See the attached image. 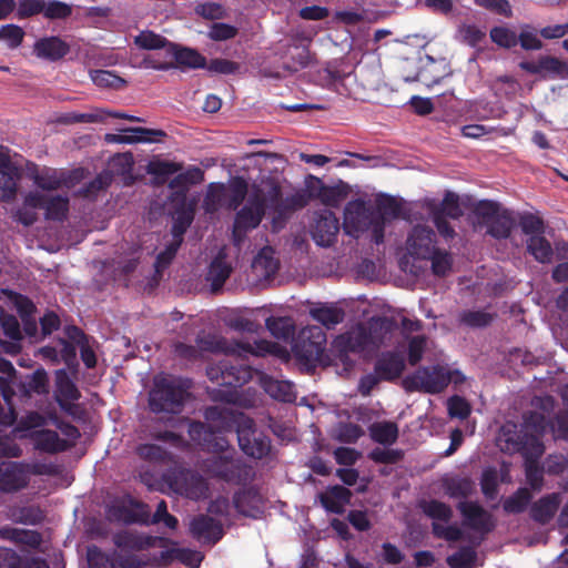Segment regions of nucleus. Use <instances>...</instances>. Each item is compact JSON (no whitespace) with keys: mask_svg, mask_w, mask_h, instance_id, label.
Instances as JSON below:
<instances>
[{"mask_svg":"<svg viewBox=\"0 0 568 568\" xmlns=\"http://www.w3.org/2000/svg\"><path fill=\"white\" fill-rule=\"evenodd\" d=\"M206 422L217 423L224 429H234L241 450L254 459L267 457L272 449L270 437L256 429L253 418L243 412L224 406H209L204 410Z\"/></svg>","mask_w":568,"mask_h":568,"instance_id":"nucleus-1","label":"nucleus"},{"mask_svg":"<svg viewBox=\"0 0 568 568\" xmlns=\"http://www.w3.org/2000/svg\"><path fill=\"white\" fill-rule=\"evenodd\" d=\"M206 376L217 386L210 393L214 400L225 403L234 402L236 397L235 389L248 383L253 377V369L240 358H224L215 364L207 366Z\"/></svg>","mask_w":568,"mask_h":568,"instance_id":"nucleus-2","label":"nucleus"},{"mask_svg":"<svg viewBox=\"0 0 568 568\" xmlns=\"http://www.w3.org/2000/svg\"><path fill=\"white\" fill-rule=\"evenodd\" d=\"M190 383L176 377L155 378L149 406L153 413L179 414L189 396Z\"/></svg>","mask_w":568,"mask_h":568,"instance_id":"nucleus-3","label":"nucleus"},{"mask_svg":"<svg viewBox=\"0 0 568 568\" xmlns=\"http://www.w3.org/2000/svg\"><path fill=\"white\" fill-rule=\"evenodd\" d=\"M202 470L212 479L236 486H245L255 477V470L252 465L242 458H234L227 454L204 459Z\"/></svg>","mask_w":568,"mask_h":568,"instance_id":"nucleus-4","label":"nucleus"},{"mask_svg":"<svg viewBox=\"0 0 568 568\" xmlns=\"http://www.w3.org/2000/svg\"><path fill=\"white\" fill-rule=\"evenodd\" d=\"M326 334L321 326L312 325L303 328L297 335L292 351L297 361L304 364L318 362L325 351Z\"/></svg>","mask_w":568,"mask_h":568,"instance_id":"nucleus-5","label":"nucleus"},{"mask_svg":"<svg viewBox=\"0 0 568 568\" xmlns=\"http://www.w3.org/2000/svg\"><path fill=\"white\" fill-rule=\"evenodd\" d=\"M343 229L347 235L355 239H358L362 233L371 230L372 241L374 242V207L362 199L349 201L344 209Z\"/></svg>","mask_w":568,"mask_h":568,"instance_id":"nucleus-6","label":"nucleus"},{"mask_svg":"<svg viewBox=\"0 0 568 568\" xmlns=\"http://www.w3.org/2000/svg\"><path fill=\"white\" fill-rule=\"evenodd\" d=\"M265 215L263 201L258 194H251L246 204L236 212L232 237L235 245H240L248 231L256 229Z\"/></svg>","mask_w":568,"mask_h":568,"instance_id":"nucleus-7","label":"nucleus"},{"mask_svg":"<svg viewBox=\"0 0 568 568\" xmlns=\"http://www.w3.org/2000/svg\"><path fill=\"white\" fill-rule=\"evenodd\" d=\"M449 385L446 367L440 365L420 367L412 376L404 379L407 390H422L428 394H439Z\"/></svg>","mask_w":568,"mask_h":568,"instance_id":"nucleus-8","label":"nucleus"},{"mask_svg":"<svg viewBox=\"0 0 568 568\" xmlns=\"http://www.w3.org/2000/svg\"><path fill=\"white\" fill-rule=\"evenodd\" d=\"M109 516L125 525L139 524L149 526V505L128 496L125 500L112 504L108 508Z\"/></svg>","mask_w":568,"mask_h":568,"instance_id":"nucleus-9","label":"nucleus"},{"mask_svg":"<svg viewBox=\"0 0 568 568\" xmlns=\"http://www.w3.org/2000/svg\"><path fill=\"white\" fill-rule=\"evenodd\" d=\"M168 55L174 61H153L151 67L156 70H171L179 67L190 69H203L206 65V59L195 49L181 47L171 43L168 48Z\"/></svg>","mask_w":568,"mask_h":568,"instance_id":"nucleus-10","label":"nucleus"},{"mask_svg":"<svg viewBox=\"0 0 568 568\" xmlns=\"http://www.w3.org/2000/svg\"><path fill=\"white\" fill-rule=\"evenodd\" d=\"M339 232V220L329 210L315 212L311 224V235L314 242L322 247L332 246Z\"/></svg>","mask_w":568,"mask_h":568,"instance_id":"nucleus-11","label":"nucleus"},{"mask_svg":"<svg viewBox=\"0 0 568 568\" xmlns=\"http://www.w3.org/2000/svg\"><path fill=\"white\" fill-rule=\"evenodd\" d=\"M26 204L31 207L44 210V217L50 221L62 222L69 212V199L62 195L48 196L38 191L26 195Z\"/></svg>","mask_w":568,"mask_h":568,"instance_id":"nucleus-12","label":"nucleus"},{"mask_svg":"<svg viewBox=\"0 0 568 568\" xmlns=\"http://www.w3.org/2000/svg\"><path fill=\"white\" fill-rule=\"evenodd\" d=\"M402 203L394 196L381 195L376 200V207H374L375 215V230L374 243L379 245L384 242L385 225L387 222L402 216Z\"/></svg>","mask_w":568,"mask_h":568,"instance_id":"nucleus-13","label":"nucleus"},{"mask_svg":"<svg viewBox=\"0 0 568 568\" xmlns=\"http://www.w3.org/2000/svg\"><path fill=\"white\" fill-rule=\"evenodd\" d=\"M406 245L408 253L413 257L428 258L436 248V234L429 226L416 225L412 229Z\"/></svg>","mask_w":568,"mask_h":568,"instance_id":"nucleus-14","label":"nucleus"},{"mask_svg":"<svg viewBox=\"0 0 568 568\" xmlns=\"http://www.w3.org/2000/svg\"><path fill=\"white\" fill-rule=\"evenodd\" d=\"M372 343L371 333L363 326L356 331L338 335L333 342V348L343 359L348 353L364 352Z\"/></svg>","mask_w":568,"mask_h":568,"instance_id":"nucleus-15","label":"nucleus"},{"mask_svg":"<svg viewBox=\"0 0 568 568\" xmlns=\"http://www.w3.org/2000/svg\"><path fill=\"white\" fill-rule=\"evenodd\" d=\"M457 508L464 517L465 525L469 528L481 532H489L494 529L491 515L478 503L464 500L457 505Z\"/></svg>","mask_w":568,"mask_h":568,"instance_id":"nucleus-16","label":"nucleus"},{"mask_svg":"<svg viewBox=\"0 0 568 568\" xmlns=\"http://www.w3.org/2000/svg\"><path fill=\"white\" fill-rule=\"evenodd\" d=\"M28 484L29 477L23 465L14 462L0 463V491L16 493Z\"/></svg>","mask_w":568,"mask_h":568,"instance_id":"nucleus-17","label":"nucleus"},{"mask_svg":"<svg viewBox=\"0 0 568 568\" xmlns=\"http://www.w3.org/2000/svg\"><path fill=\"white\" fill-rule=\"evenodd\" d=\"M113 544L120 549L146 550L156 545H164L166 539L163 537L143 535L130 530H122L113 535Z\"/></svg>","mask_w":568,"mask_h":568,"instance_id":"nucleus-18","label":"nucleus"},{"mask_svg":"<svg viewBox=\"0 0 568 568\" xmlns=\"http://www.w3.org/2000/svg\"><path fill=\"white\" fill-rule=\"evenodd\" d=\"M190 531L195 539L213 545L224 535L223 526L220 521L202 514L192 519Z\"/></svg>","mask_w":568,"mask_h":568,"instance_id":"nucleus-19","label":"nucleus"},{"mask_svg":"<svg viewBox=\"0 0 568 568\" xmlns=\"http://www.w3.org/2000/svg\"><path fill=\"white\" fill-rule=\"evenodd\" d=\"M81 397L74 382L70 378L64 369H59L55 373V400L60 408L69 414H72L74 408L73 402Z\"/></svg>","mask_w":568,"mask_h":568,"instance_id":"nucleus-20","label":"nucleus"},{"mask_svg":"<svg viewBox=\"0 0 568 568\" xmlns=\"http://www.w3.org/2000/svg\"><path fill=\"white\" fill-rule=\"evenodd\" d=\"M405 369L404 356L394 351L383 352L375 361L374 371L385 382L398 379Z\"/></svg>","mask_w":568,"mask_h":568,"instance_id":"nucleus-21","label":"nucleus"},{"mask_svg":"<svg viewBox=\"0 0 568 568\" xmlns=\"http://www.w3.org/2000/svg\"><path fill=\"white\" fill-rule=\"evenodd\" d=\"M352 497L353 493L342 485L328 486L317 495L322 507L326 511L337 515H342L345 511V507L351 504Z\"/></svg>","mask_w":568,"mask_h":568,"instance_id":"nucleus-22","label":"nucleus"},{"mask_svg":"<svg viewBox=\"0 0 568 568\" xmlns=\"http://www.w3.org/2000/svg\"><path fill=\"white\" fill-rule=\"evenodd\" d=\"M70 52V45L58 36L43 37L33 44V53L43 60L57 62Z\"/></svg>","mask_w":568,"mask_h":568,"instance_id":"nucleus-23","label":"nucleus"},{"mask_svg":"<svg viewBox=\"0 0 568 568\" xmlns=\"http://www.w3.org/2000/svg\"><path fill=\"white\" fill-rule=\"evenodd\" d=\"M30 437L33 440L34 448L39 452L58 454L72 448V443L61 438L59 434L52 429L43 428L34 430L31 433Z\"/></svg>","mask_w":568,"mask_h":568,"instance_id":"nucleus-24","label":"nucleus"},{"mask_svg":"<svg viewBox=\"0 0 568 568\" xmlns=\"http://www.w3.org/2000/svg\"><path fill=\"white\" fill-rule=\"evenodd\" d=\"M204 180V172L199 166H190L185 172L179 173L169 182V189L173 190V201H185L190 185H195Z\"/></svg>","mask_w":568,"mask_h":568,"instance_id":"nucleus-25","label":"nucleus"},{"mask_svg":"<svg viewBox=\"0 0 568 568\" xmlns=\"http://www.w3.org/2000/svg\"><path fill=\"white\" fill-rule=\"evenodd\" d=\"M16 387L21 398H30L32 394L47 395L50 390L48 373L43 367H39L23 381L16 383Z\"/></svg>","mask_w":568,"mask_h":568,"instance_id":"nucleus-26","label":"nucleus"},{"mask_svg":"<svg viewBox=\"0 0 568 568\" xmlns=\"http://www.w3.org/2000/svg\"><path fill=\"white\" fill-rule=\"evenodd\" d=\"M19 178V171L10 159L0 154V201L8 202L14 199Z\"/></svg>","mask_w":568,"mask_h":568,"instance_id":"nucleus-27","label":"nucleus"},{"mask_svg":"<svg viewBox=\"0 0 568 568\" xmlns=\"http://www.w3.org/2000/svg\"><path fill=\"white\" fill-rule=\"evenodd\" d=\"M195 214V204L193 202L182 201L174 210L173 225L171 233L174 241L183 243V236L191 226Z\"/></svg>","mask_w":568,"mask_h":568,"instance_id":"nucleus-28","label":"nucleus"},{"mask_svg":"<svg viewBox=\"0 0 568 568\" xmlns=\"http://www.w3.org/2000/svg\"><path fill=\"white\" fill-rule=\"evenodd\" d=\"M227 342L225 339H220L215 343L214 346L206 347V349L211 351H222L226 355H234L239 351L244 353H250L256 356H264L266 354L273 353L275 348V344L267 341H256L254 346L250 343H236L234 346L226 345Z\"/></svg>","mask_w":568,"mask_h":568,"instance_id":"nucleus-29","label":"nucleus"},{"mask_svg":"<svg viewBox=\"0 0 568 568\" xmlns=\"http://www.w3.org/2000/svg\"><path fill=\"white\" fill-rule=\"evenodd\" d=\"M125 131H130L134 134H112L108 133L105 135V141L108 143H125V144H133L136 142H155L158 141V138L165 136V132L162 130H155V129H146V128H130Z\"/></svg>","mask_w":568,"mask_h":568,"instance_id":"nucleus-30","label":"nucleus"},{"mask_svg":"<svg viewBox=\"0 0 568 568\" xmlns=\"http://www.w3.org/2000/svg\"><path fill=\"white\" fill-rule=\"evenodd\" d=\"M559 505L558 494L546 495L531 505L530 518L541 525L548 524L554 518Z\"/></svg>","mask_w":568,"mask_h":568,"instance_id":"nucleus-31","label":"nucleus"},{"mask_svg":"<svg viewBox=\"0 0 568 568\" xmlns=\"http://www.w3.org/2000/svg\"><path fill=\"white\" fill-rule=\"evenodd\" d=\"M368 434L373 442L390 446L397 442L399 429L395 422L383 420L371 424L368 426Z\"/></svg>","mask_w":568,"mask_h":568,"instance_id":"nucleus-32","label":"nucleus"},{"mask_svg":"<svg viewBox=\"0 0 568 568\" xmlns=\"http://www.w3.org/2000/svg\"><path fill=\"white\" fill-rule=\"evenodd\" d=\"M261 496L254 488L239 490L233 495V506L237 513L246 517H254L260 510Z\"/></svg>","mask_w":568,"mask_h":568,"instance_id":"nucleus-33","label":"nucleus"},{"mask_svg":"<svg viewBox=\"0 0 568 568\" xmlns=\"http://www.w3.org/2000/svg\"><path fill=\"white\" fill-rule=\"evenodd\" d=\"M524 433V427L518 429L516 424L508 423L504 425L500 428L498 437V445L500 449L508 454H515L520 450V448H523V446H520L523 440L521 434Z\"/></svg>","mask_w":568,"mask_h":568,"instance_id":"nucleus-34","label":"nucleus"},{"mask_svg":"<svg viewBox=\"0 0 568 568\" xmlns=\"http://www.w3.org/2000/svg\"><path fill=\"white\" fill-rule=\"evenodd\" d=\"M486 226L487 233L490 236L497 240H504L510 236L511 231L515 226V220L510 211L504 210L497 216L488 221L486 223Z\"/></svg>","mask_w":568,"mask_h":568,"instance_id":"nucleus-35","label":"nucleus"},{"mask_svg":"<svg viewBox=\"0 0 568 568\" xmlns=\"http://www.w3.org/2000/svg\"><path fill=\"white\" fill-rule=\"evenodd\" d=\"M315 180L318 184V190L315 193V196L321 200V202L327 206L337 207L341 202L346 197L347 191L344 184L328 186L323 183V181L313 175L310 176Z\"/></svg>","mask_w":568,"mask_h":568,"instance_id":"nucleus-36","label":"nucleus"},{"mask_svg":"<svg viewBox=\"0 0 568 568\" xmlns=\"http://www.w3.org/2000/svg\"><path fill=\"white\" fill-rule=\"evenodd\" d=\"M527 252L539 263L547 264L552 261L554 250L544 234L530 236L527 240Z\"/></svg>","mask_w":568,"mask_h":568,"instance_id":"nucleus-37","label":"nucleus"},{"mask_svg":"<svg viewBox=\"0 0 568 568\" xmlns=\"http://www.w3.org/2000/svg\"><path fill=\"white\" fill-rule=\"evenodd\" d=\"M287 59L285 69L291 72H297L311 64L312 54L307 45L292 44L287 51Z\"/></svg>","mask_w":568,"mask_h":568,"instance_id":"nucleus-38","label":"nucleus"},{"mask_svg":"<svg viewBox=\"0 0 568 568\" xmlns=\"http://www.w3.org/2000/svg\"><path fill=\"white\" fill-rule=\"evenodd\" d=\"M183 164L166 160L151 161L148 164V173L154 176L156 184H164L170 175L180 172Z\"/></svg>","mask_w":568,"mask_h":568,"instance_id":"nucleus-39","label":"nucleus"},{"mask_svg":"<svg viewBox=\"0 0 568 568\" xmlns=\"http://www.w3.org/2000/svg\"><path fill=\"white\" fill-rule=\"evenodd\" d=\"M232 267L220 256L215 257L209 267L207 281L211 282L213 292L222 288L226 280L230 277Z\"/></svg>","mask_w":568,"mask_h":568,"instance_id":"nucleus-40","label":"nucleus"},{"mask_svg":"<svg viewBox=\"0 0 568 568\" xmlns=\"http://www.w3.org/2000/svg\"><path fill=\"white\" fill-rule=\"evenodd\" d=\"M443 487L452 498H468L475 490L474 481L468 477H453L445 479Z\"/></svg>","mask_w":568,"mask_h":568,"instance_id":"nucleus-41","label":"nucleus"},{"mask_svg":"<svg viewBox=\"0 0 568 568\" xmlns=\"http://www.w3.org/2000/svg\"><path fill=\"white\" fill-rule=\"evenodd\" d=\"M310 314L313 320L321 323L327 329L334 328L337 324L342 323L345 316L344 311L335 306L312 308Z\"/></svg>","mask_w":568,"mask_h":568,"instance_id":"nucleus-42","label":"nucleus"},{"mask_svg":"<svg viewBox=\"0 0 568 568\" xmlns=\"http://www.w3.org/2000/svg\"><path fill=\"white\" fill-rule=\"evenodd\" d=\"M268 332L277 339L287 341L295 333V325L291 317L270 316L265 321Z\"/></svg>","mask_w":568,"mask_h":568,"instance_id":"nucleus-43","label":"nucleus"},{"mask_svg":"<svg viewBox=\"0 0 568 568\" xmlns=\"http://www.w3.org/2000/svg\"><path fill=\"white\" fill-rule=\"evenodd\" d=\"M521 437L523 440L520 446H523V448H520V450L517 453L523 455L525 462L538 460L545 450L540 436L525 430V433L521 434Z\"/></svg>","mask_w":568,"mask_h":568,"instance_id":"nucleus-44","label":"nucleus"},{"mask_svg":"<svg viewBox=\"0 0 568 568\" xmlns=\"http://www.w3.org/2000/svg\"><path fill=\"white\" fill-rule=\"evenodd\" d=\"M532 499V494L526 487L518 488L511 496L503 503V509L507 514L524 513Z\"/></svg>","mask_w":568,"mask_h":568,"instance_id":"nucleus-45","label":"nucleus"},{"mask_svg":"<svg viewBox=\"0 0 568 568\" xmlns=\"http://www.w3.org/2000/svg\"><path fill=\"white\" fill-rule=\"evenodd\" d=\"M213 424L212 429L210 430V435L207 436L202 447L214 454L226 453L230 449V443L227 438L223 435V432H230L231 429H224L219 426L217 423L209 422Z\"/></svg>","mask_w":568,"mask_h":568,"instance_id":"nucleus-46","label":"nucleus"},{"mask_svg":"<svg viewBox=\"0 0 568 568\" xmlns=\"http://www.w3.org/2000/svg\"><path fill=\"white\" fill-rule=\"evenodd\" d=\"M248 191V184L242 176H235L230 181L227 187V209L237 210L245 200Z\"/></svg>","mask_w":568,"mask_h":568,"instance_id":"nucleus-47","label":"nucleus"},{"mask_svg":"<svg viewBox=\"0 0 568 568\" xmlns=\"http://www.w3.org/2000/svg\"><path fill=\"white\" fill-rule=\"evenodd\" d=\"M420 509L433 520L448 523L453 518L452 507L437 499L422 501Z\"/></svg>","mask_w":568,"mask_h":568,"instance_id":"nucleus-48","label":"nucleus"},{"mask_svg":"<svg viewBox=\"0 0 568 568\" xmlns=\"http://www.w3.org/2000/svg\"><path fill=\"white\" fill-rule=\"evenodd\" d=\"M2 535L17 544L26 545L34 549L42 542L41 534L36 530L10 528L4 529Z\"/></svg>","mask_w":568,"mask_h":568,"instance_id":"nucleus-49","label":"nucleus"},{"mask_svg":"<svg viewBox=\"0 0 568 568\" xmlns=\"http://www.w3.org/2000/svg\"><path fill=\"white\" fill-rule=\"evenodd\" d=\"M92 82L102 89L119 90L126 85V81L113 71L109 70H93L90 72Z\"/></svg>","mask_w":568,"mask_h":568,"instance_id":"nucleus-50","label":"nucleus"},{"mask_svg":"<svg viewBox=\"0 0 568 568\" xmlns=\"http://www.w3.org/2000/svg\"><path fill=\"white\" fill-rule=\"evenodd\" d=\"M440 213L442 216L457 220L463 215V210L459 205V197L453 192H447L438 206L432 209L430 214Z\"/></svg>","mask_w":568,"mask_h":568,"instance_id":"nucleus-51","label":"nucleus"},{"mask_svg":"<svg viewBox=\"0 0 568 568\" xmlns=\"http://www.w3.org/2000/svg\"><path fill=\"white\" fill-rule=\"evenodd\" d=\"M135 44L144 50H158L165 49L168 53V48L172 43L166 38L154 33L153 31H141L139 36L135 37Z\"/></svg>","mask_w":568,"mask_h":568,"instance_id":"nucleus-52","label":"nucleus"},{"mask_svg":"<svg viewBox=\"0 0 568 568\" xmlns=\"http://www.w3.org/2000/svg\"><path fill=\"white\" fill-rule=\"evenodd\" d=\"M307 204L306 199L302 194H292L286 197L283 195L274 211L277 217L285 219L293 212L303 209Z\"/></svg>","mask_w":568,"mask_h":568,"instance_id":"nucleus-53","label":"nucleus"},{"mask_svg":"<svg viewBox=\"0 0 568 568\" xmlns=\"http://www.w3.org/2000/svg\"><path fill=\"white\" fill-rule=\"evenodd\" d=\"M494 314L487 313L481 310L477 311H464L459 315V321L462 324L473 327L480 328L490 325L494 320Z\"/></svg>","mask_w":568,"mask_h":568,"instance_id":"nucleus-54","label":"nucleus"},{"mask_svg":"<svg viewBox=\"0 0 568 568\" xmlns=\"http://www.w3.org/2000/svg\"><path fill=\"white\" fill-rule=\"evenodd\" d=\"M519 226L521 232L526 235L536 236L545 233L544 220L534 213H523L519 216Z\"/></svg>","mask_w":568,"mask_h":568,"instance_id":"nucleus-55","label":"nucleus"},{"mask_svg":"<svg viewBox=\"0 0 568 568\" xmlns=\"http://www.w3.org/2000/svg\"><path fill=\"white\" fill-rule=\"evenodd\" d=\"M136 455L146 462L163 463L168 459L169 453L155 444H140L136 446Z\"/></svg>","mask_w":568,"mask_h":568,"instance_id":"nucleus-56","label":"nucleus"},{"mask_svg":"<svg viewBox=\"0 0 568 568\" xmlns=\"http://www.w3.org/2000/svg\"><path fill=\"white\" fill-rule=\"evenodd\" d=\"M368 458L376 464L394 465L403 460L404 452L402 449L376 447L368 454Z\"/></svg>","mask_w":568,"mask_h":568,"instance_id":"nucleus-57","label":"nucleus"},{"mask_svg":"<svg viewBox=\"0 0 568 568\" xmlns=\"http://www.w3.org/2000/svg\"><path fill=\"white\" fill-rule=\"evenodd\" d=\"M181 245L179 241L172 240L165 248L156 255L154 270L158 275H162V272L170 266Z\"/></svg>","mask_w":568,"mask_h":568,"instance_id":"nucleus-58","label":"nucleus"},{"mask_svg":"<svg viewBox=\"0 0 568 568\" xmlns=\"http://www.w3.org/2000/svg\"><path fill=\"white\" fill-rule=\"evenodd\" d=\"M43 17L49 20H63L72 14V7L60 0L45 1Z\"/></svg>","mask_w":568,"mask_h":568,"instance_id":"nucleus-59","label":"nucleus"},{"mask_svg":"<svg viewBox=\"0 0 568 568\" xmlns=\"http://www.w3.org/2000/svg\"><path fill=\"white\" fill-rule=\"evenodd\" d=\"M490 39L500 48L511 49L517 44V34L506 27H494L489 32Z\"/></svg>","mask_w":568,"mask_h":568,"instance_id":"nucleus-60","label":"nucleus"},{"mask_svg":"<svg viewBox=\"0 0 568 568\" xmlns=\"http://www.w3.org/2000/svg\"><path fill=\"white\" fill-rule=\"evenodd\" d=\"M225 194V186L222 183H211L207 187L203 205L206 212H214L222 204L223 196Z\"/></svg>","mask_w":568,"mask_h":568,"instance_id":"nucleus-61","label":"nucleus"},{"mask_svg":"<svg viewBox=\"0 0 568 568\" xmlns=\"http://www.w3.org/2000/svg\"><path fill=\"white\" fill-rule=\"evenodd\" d=\"M432 262V271L437 276H445L452 267V257L448 252L439 248L434 250V254L428 258Z\"/></svg>","mask_w":568,"mask_h":568,"instance_id":"nucleus-62","label":"nucleus"},{"mask_svg":"<svg viewBox=\"0 0 568 568\" xmlns=\"http://www.w3.org/2000/svg\"><path fill=\"white\" fill-rule=\"evenodd\" d=\"M448 415L452 418L466 419L471 413L470 404L462 396L454 395L447 400Z\"/></svg>","mask_w":568,"mask_h":568,"instance_id":"nucleus-63","label":"nucleus"},{"mask_svg":"<svg viewBox=\"0 0 568 568\" xmlns=\"http://www.w3.org/2000/svg\"><path fill=\"white\" fill-rule=\"evenodd\" d=\"M364 435L363 428L354 423H341L337 427L336 439L345 444H354Z\"/></svg>","mask_w":568,"mask_h":568,"instance_id":"nucleus-64","label":"nucleus"}]
</instances>
